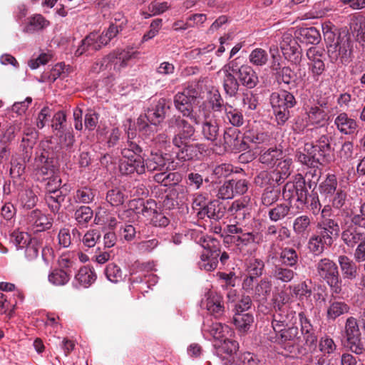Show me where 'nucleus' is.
Returning a JSON list of instances; mask_svg holds the SVG:
<instances>
[{"label": "nucleus", "mask_w": 365, "mask_h": 365, "mask_svg": "<svg viewBox=\"0 0 365 365\" xmlns=\"http://www.w3.org/2000/svg\"><path fill=\"white\" fill-rule=\"evenodd\" d=\"M214 347L217 355L222 359L236 354L239 349L238 344H215Z\"/></svg>", "instance_id": "nucleus-53"}, {"label": "nucleus", "mask_w": 365, "mask_h": 365, "mask_svg": "<svg viewBox=\"0 0 365 365\" xmlns=\"http://www.w3.org/2000/svg\"><path fill=\"white\" fill-rule=\"evenodd\" d=\"M225 119L233 126L240 127L244 123L243 115L239 109L225 104Z\"/></svg>", "instance_id": "nucleus-46"}, {"label": "nucleus", "mask_w": 365, "mask_h": 365, "mask_svg": "<svg viewBox=\"0 0 365 365\" xmlns=\"http://www.w3.org/2000/svg\"><path fill=\"white\" fill-rule=\"evenodd\" d=\"M282 265L294 267L298 264L299 255L295 249L286 247L282 249L279 254Z\"/></svg>", "instance_id": "nucleus-44"}, {"label": "nucleus", "mask_w": 365, "mask_h": 365, "mask_svg": "<svg viewBox=\"0 0 365 365\" xmlns=\"http://www.w3.org/2000/svg\"><path fill=\"white\" fill-rule=\"evenodd\" d=\"M200 92L197 83H192L185 87L182 91L176 93L173 98L175 108L186 117L198 123L197 118L194 115L193 107L200 101Z\"/></svg>", "instance_id": "nucleus-3"}, {"label": "nucleus", "mask_w": 365, "mask_h": 365, "mask_svg": "<svg viewBox=\"0 0 365 365\" xmlns=\"http://www.w3.org/2000/svg\"><path fill=\"white\" fill-rule=\"evenodd\" d=\"M333 242L331 240L327 239L319 232L318 234L313 235L309 239L307 243V248L312 254L318 256L324 252L325 246L331 247Z\"/></svg>", "instance_id": "nucleus-25"}, {"label": "nucleus", "mask_w": 365, "mask_h": 365, "mask_svg": "<svg viewBox=\"0 0 365 365\" xmlns=\"http://www.w3.org/2000/svg\"><path fill=\"white\" fill-rule=\"evenodd\" d=\"M37 138V132L34 128H26L23 131V138L21 147L22 151L32 153V148L36 143Z\"/></svg>", "instance_id": "nucleus-48"}, {"label": "nucleus", "mask_w": 365, "mask_h": 365, "mask_svg": "<svg viewBox=\"0 0 365 365\" xmlns=\"http://www.w3.org/2000/svg\"><path fill=\"white\" fill-rule=\"evenodd\" d=\"M338 182L335 175L329 174L326 179L319 185L321 195L326 197H331L337 191Z\"/></svg>", "instance_id": "nucleus-42"}, {"label": "nucleus", "mask_w": 365, "mask_h": 365, "mask_svg": "<svg viewBox=\"0 0 365 365\" xmlns=\"http://www.w3.org/2000/svg\"><path fill=\"white\" fill-rule=\"evenodd\" d=\"M93 216V212L88 206H81L74 212L75 220L79 225L83 227H87Z\"/></svg>", "instance_id": "nucleus-50"}, {"label": "nucleus", "mask_w": 365, "mask_h": 365, "mask_svg": "<svg viewBox=\"0 0 365 365\" xmlns=\"http://www.w3.org/2000/svg\"><path fill=\"white\" fill-rule=\"evenodd\" d=\"M233 322L240 334L245 335L252 326L254 317L250 313H235Z\"/></svg>", "instance_id": "nucleus-34"}, {"label": "nucleus", "mask_w": 365, "mask_h": 365, "mask_svg": "<svg viewBox=\"0 0 365 365\" xmlns=\"http://www.w3.org/2000/svg\"><path fill=\"white\" fill-rule=\"evenodd\" d=\"M120 21V18H115V21ZM126 23V20H123L120 24L112 22L108 29L101 35L96 32L89 34L81 41V44L76 51V56H81L86 51H96L99 50L103 46H106L113 38L117 34L123 30V24Z\"/></svg>", "instance_id": "nucleus-2"}, {"label": "nucleus", "mask_w": 365, "mask_h": 365, "mask_svg": "<svg viewBox=\"0 0 365 365\" xmlns=\"http://www.w3.org/2000/svg\"><path fill=\"white\" fill-rule=\"evenodd\" d=\"M364 237L365 234L359 231L352 224L344 222L341 225V240L347 247L354 248Z\"/></svg>", "instance_id": "nucleus-18"}, {"label": "nucleus", "mask_w": 365, "mask_h": 365, "mask_svg": "<svg viewBox=\"0 0 365 365\" xmlns=\"http://www.w3.org/2000/svg\"><path fill=\"white\" fill-rule=\"evenodd\" d=\"M338 262L344 279L352 280L358 276L359 267L356 261L354 262L346 255H340Z\"/></svg>", "instance_id": "nucleus-27"}, {"label": "nucleus", "mask_w": 365, "mask_h": 365, "mask_svg": "<svg viewBox=\"0 0 365 365\" xmlns=\"http://www.w3.org/2000/svg\"><path fill=\"white\" fill-rule=\"evenodd\" d=\"M307 115L309 122L312 125H323L327 119L325 110L317 106L311 107Z\"/></svg>", "instance_id": "nucleus-51"}, {"label": "nucleus", "mask_w": 365, "mask_h": 365, "mask_svg": "<svg viewBox=\"0 0 365 365\" xmlns=\"http://www.w3.org/2000/svg\"><path fill=\"white\" fill-rule=\"evenodd\" d=\"M113 56L111 60V66L113 67V72H119L121 68H125L134 55V52L128 50H115L109 53Z\"/></svg>", "instance_id": "nucleus-31"}, {"label": "nucleus", "mask_w": 365, "mask_h": 365, "mask_svg": "<svg viewBox=\"0 0 365 365\" xmlns=\"http://www.w3.org/2000/svg\"><path fill=\"white\" fill-rule=\"evenodd\" d=\"M258 233L255 234L253 232H245L243 234L236 236H225L224 242L226 243H233L237 250L243 256L249 254L247 247L252 244L257 242Z\"/></svg>", "instance_id": "nucleus-15"}, {"label": "nucleus", "mask_w": 365, "mask_h": 365, "mask_svg": "<svg viewBox=\"0 0 365 365\" xmlns=\"http://www.w3.org/2000/svg\"><path fill=\"white\" fill-rule=\"evenodd\" d=\"M49 22L41 14H36L31 18L29 25H27L24 31L33 32L43 29L48 25Z\"/></svg>", "instance_id": "nucleus-58"}, {"label": "nucleus", "mask_w": 365, "mask_h": 365, "mask_svg": "<svg viewBox=\"0 0 365 365\" xmlns=\"http://www.w3.org/2000/svg\"><path fill=\"white\" fill-rule=\"evenodd\" d=\"M249 61L254 66H263L268 61V54L265 50L257 48L250 53Z\"/></svg>", "instance_id": "nucleus-56"}, {"label": "nucleus", "mask_w": 365, "mask_h": 365, "mask_svg": "<svg viewBox=\"0 0 365 365\" xmlns=\"http://www.w3.org/2000/svg\"><path fill=\"white\" fill-rule=\"evenodd\" d=\"M250 201V199L247 197L237 200L232 203L229 211L236 220H243L247 217H250L252 205Z\"/></svg>", "instance_id": "nucleus-22"}, {"label": "nucleus", "mask_w": 365, "mask_h": 365, "mask_svg": "<svg viewBox=\"0 0 365 365\" xmlns=\"http://www.w3.org/2000/svg\"><path fill=\"white\" fill-rule=\"evenodd\" d=\"M166 160L162 153H151L150 155L145 160V171L148 172L163 171L167 170Z\"/></svg>", "instance_id": "nucleus-32"}, {"label": "nucleus", "mask_w": 365, "mask_h": 365, "mask_svg": "<svg viewBox=\"0 0 365 365\" xmlns=\"http://www.w3.org/2000/svg\"><path fill=\"white\" fill-rule=\"evenodd\" d=\"M71 277V270L55 269L48 276L49 282L55 286H63L66 284Z\"/></svg>", "instance_id": "nucleus-43"}, {"label": "nucleus", "mask_w": 365, "mask_h": 365, "mask_svg": "<svg viewBox=\"0 0 365 365\" xmlns=\"http://www.w3.org/2000/svg\"><path fill=\"white\" fill-rule=\"evenodd\" d=\"M69 73V67H66L64 63L56 64L50 71L48 79L51 82H54L57 78H64Z\"/></svg>", "instance_id": "nucleus-60"}, {"label": "nucleus", "mask_w": 365, "mask_h": 365, "mask_svg": "<svg viewBox=\"0 0 365 365\" xmlns=\"http://www.w3.org/2000/svg\"><path fill=\"white\" fill-rule=\"evenodd\" d=\"M273 277L282 282H291L296 273L289 267H286L282 264L275 265L272 270Z\"/></svg>", "instance_id": "nucleus-47"}, {"label": "nucleus", "mask_w": 365, "mask_h": 365, "mask_svg": "<svg viewBox=\"0 0 365 365\" xmlns=\"http://www.w3.org/2000/svg\"><path fill=\"white\" fill-rule=\"evenodd\" d=\"M170 108V103L165 98H160L155 107L148 108L145 112V118L150 124L157 125L165 118L166 112Z\"/></svg>", "instance_id": "nucleus-17"}, {"label": "nucleus", "mask_w": 365, "mask_h": 365, "mask_svg": "<svg viewBox=\"0 0 365 365\" xmlns=\"http://www.w3.org/2000/svg\"><path fill=\"white\" fill-rule=\"evenodd\" d=\"M264 266L265 264L262 259L252 257L246 262L245 272L247 274L259 278L263 274Z\"/></svg>", "instance_id": "nucleus-45"}, {"label": "nucleus", "mask_w": 365, "mask_h": 365, "mask_svg": "<svg viewBox=\"0 0 365 365\" xmlns=\"http://www.w3.org/2000/svg\"><path fill=\"white\" fill-rule=\"evenodd\" d=\"M218 242L215 239H204L202 246L204 247L200 255V260L198 262L199 267L206 271H212L217 267L218 257L220 250L218 247Z\"/></svg>", "instance_id": "nucleus-8"}, {"label": "nucleus", "mask_w": 365, "mask_h": 365, "mask_svg": "<svg viewBox=\"0 0 365 365\" xmlns=\"http://www.w3.org/2000/svg\"><path fill=\"white\" fill-rule=\"evenodd\" d=\"M96 274L92 267L83 266L79 269L75 279L84 287H89L96 279Z\"/></svg>", "instance_id": "nucleus-39"}, {"label": "nucleus", "mask_w": 365, "mask_h": 365, "mask_svg": "<svg viewBox=\"0 0 365 365\" xmlns=\"http://www.w3.org/2000/svg\"><path fill=\"white\" fill-rule=\"evenodd\" d=\"M294 45H291L289 48H285L282 51L285 58L294 64H298L302 59V53L297 42H293Z\"/></svg>", "instance_id": "nucleus-55"}, {"label": "nucleus", "mask_w": 365, "mask_h": 365, "mask_svg": "<svg viewBox=\"0 0 365 365\" xmlns=\"http://www.w3.org/2000/svg\"><path fill=\"white\" fill-rule=\"evenodd\" d=\"M345 332L348 342H359L361 332L356 318L350 317L346 319Z\"/></svg>", "instance_id": "nucleus-41"}, {"label": "nucleus", "mask_w": 365, "mask_h": 365, "mask_svg": "<svg viewBox=\"0 0 365 365\" xmlns=\"http://www.w3.org/2000/svg\"><path fill=\"white\" fill-rule=\"evenodd\" d=\"M113 56L109 54L101 58L97 59L91 66L90 71L93 73H102L105 78H108L114 74L113 67L111 66V60Z\"/></svg>", "instance_id": "nucleus-28"}, {"label": "nucleus", "mask_w": 365, "mask_h": 365, "mask_svg": "<svg viewBox=\"0 0 365 365\" xmlns=\"http://www.w3.org/2000/svg\"><path fill=\"white\" fill-rule=\"evenodd\" d=\"M333 137L331 133L327 135H322L316 141V143L313 144V150L318 153L319 157L322 160L331 151V142L332 141Z\"/></svg>", "instance_id": "nucleus-36"}, {"label": "nucleus", "mask_w": 365, "mask_h": 365, "mask_svg": "<svg viewBox=\"0 0 365 365\" xmlns=\"http://www.w3.org/2000/svg\"><path fill=\"white\" fill-rule=\"evenodd\" d=\"M311 217L308 215H300L293 222V231L296 235L307 237L311 230Z\"/></svg>", "instance_id": "nucleus-38"}, {"label": "nucleus", "mask_w": 365, "mask_h": 365, "mask_svg": "<svg viewBox=\"0 0 365 365\" xmlns=\"http://www.w3.org/2000/svg\"><path fill=\"white\" fill-rule=\"evenodd\" d=\"M51 126L54 135H61L67 128L66 113L62 110L56 113L52 118Z\"/></svg>", "instance_id": "nucleus-52"}, {"label": "nucleus", "mask_w": 365, "mask_h": 365, "mask_svg": "<svg viewBox=\"0 0 365 365\" xmlns=\"http://www.w3.org/2000/svg\"><path fill=\"white\" fill-rule=\"evenodd\" d=\"M295 157L298 162L310 168H318L322 164L318 153L313 150V143H305L302 151H296Z\"/></svg>", "instance_id": "nucleus-16"}, {"label": "nucleus", "mask_w": 365, "mask_h": 365, "mask_svg": "<svg viewBox=\"0 0 365 365\" xmlns=\"http://www.w3.org/2000/svg\"><path fill=\"white\" fill-rule=\"evenodd\" d=\"M290 289H292L293 295L300 301L303 300L304 298L307 299H309L312 294L311 288L308 287L305 281L290 287Z\"/></svg>", "instance_id": "nucleus-59"}, {"label": "nucleus", "mask_w": 365, "mask_h": 365, "mask_svg": "<svg viewBox=\"0 0 365 365\" xmlns=\"http://www.w3.org/2000/svg\"><path fill=\"white\" fill-rule=\"evenodd\" d=\"M349 307L343 302H334L331 304L327 311L329 319H335L340 315L349 312Z\"/></svg>", "instance_id": "nucleus-62"}, {"label": "nucleus", "mask_w": 365, "mask_h": 365, "mask_svg": "<svg viewBox=\"0 0 365 365\" xmlns=\"http://www.w3.org/2000/svg\"><path fill=\"white\" fill-rule=\"evenodd\" d=\"M169 128H177L178 132L174 135L172 143L178 149L176 156L182 161L192 160L197 157L200 144H190L189 140L195 135V129L180 115H173L168 120Z\"/></svg>", "instance_id": "nucleus-1"}, {"label": "nucleus", "mask_w": 365, "mask_h": 365, "mask_svg": "<svg viewBox=\"0 0 365 365\" xmlns=\"http://www.w3.org/2000/svg\"><path fill=\"white\" fill-rule=\"evenodd\" d=\"M312 187V182L309 181L307 183L305 179L302 175H299L298 177V187L295 193L297 197L294 207L298 212L304 210V207L309 202V189Z\"/></svg>", "instance_id": "nucleus-19"}, {"label": "nucleus", "mask_w": 365, "mask_h": 365, "mask_svg": "<svg viewBox=\"0 0 365 365\" xmlns=\"http://www.w3.org/2000/svg\"><path fill=\"white\" fill-rule=\"evenodd\" d=\"M237 58L231 61L235 69H236L235 76L240 84L248 89L255 88L259 82L258 75L254 68L247 65H239Z\"/></svg>", "instance_id": "nucleus-11"}, {"label": "nucleus", "mask_w": 365, "mask_h": 365, "mask_svg": "<svg viewBox=\"0 0 365 365\" xmlns=\"http://www.w3.org/2000/svg\"><path fill=\"white\" fill-rule=\"evenodd\" d=\"M328 54L332 62L338 60L342 64H348L354 58V41L351 35L346 29L339 31L336 42L328 47Z\"/></svg>", "instance_id": "nucleus-4"}, {"label": "nucleus", "mask_w": 365, "mask_h": 365, "mask_svg": "<svg viewBox=\"0 0 365 365\" xmlns=\"http://www.w3.org/2000/svg\"><path fill=\"white\" fill-rule=\"evenodd\" d=\"M291 212V205L286 203H279L271 207L267 212L269 219L277 222L285 219Z\"/></svg>", "instance_id": "nucleus-37"}, {"label": "nucleus", "mask_w": 365, "mask_h": 365, "mask_svg": "<svg viewBox=\"0 0 365 365\" xmlns=\"http://www.w3.org/2000/svg\"><path fill=\"white\" fill-rule=\"evenodd\" d=\"M342 222H340L339 215L333 216L332 217H326L325 219H320L317 222V228L319 230V232L331 242L334 243V238L339 237L341 230Z\"/></svg>", "instance_id": "nucleus-13"}, {"label": "nucleus", "mask_w": 365, "mask_h": 365, "mask_svg": "<svg viewBox=\"0 0 365 365\" xmlns=\"http://www.w3.org/2000/svg\"><path fill=\"white\" fill-rule=\"evenodd\" d=\"M283 152L277 147H272L268 149H262L259 154L258 160L268 166L272 167L276 163L282 159Z\"/></svg>", "instance_id": "nucleus-30"}, {"label": "nucleus", "mask_w": 365, "mask_h": 365, "mask_svg": "<svg viewBox=\"0 0 365 365\" xmlns=\"http://www.w3.org/2000/svg\"><path fill=\"white\" fill-rule=\"evenodd\" d=\"M269 101L277 125H284L290 118L289 110L297 104L294 95L285 90L273 92Z\"/></svg>", "instance_id": "nucleus-5"}, {"label": "nucleus", "mask_w": 365, "mask_h": 365, "mask_svg": "<svg viewBox=\"0 0 365 365\" xmlns=\"http://www.w3.org/2000/svg\"><path fill=\"white\" fill-rule=\"evenodd\" d=\"M107 279L113 283H118L123 280L121 269L115 263L108 264L105 269Z\"/></svg>", "instance_id": "nucleus-61"}, {"label": "nucleus", "mask_w": 365, "mask_h": 365, "mask_svg": "<svg viewBox=\"0 0 365 365\" xmlns=\"http://www.w3.org/2000/svg\"><path fill=\"white\" fill-rule=\"evenodd\" d=\"M239 130L228 128L223 134L222 145L225 151L238 153L249 149V145Z\"/></svg>", "instance_id": "nucleus-9"}, {"label": "nucleus", "mask_w": 365, "mask_h": 365, "mask_svg": "<svg viewBox=\"0 0 365 365\" xmlns=\"http://www.w3.org/2000/svg\"><path fill=\"white\" fill-rule=\"evenodd\" d=\"M299 302H295L290 300L289 298H283L282 302L278 304L276 313L273 315L272 327L274 329L290 327L293 324L297 318V312L294 310L295 307H299Z\"/></svg>", "instance_id": "nucleus-7"}, {"label": "nucleus", "mask_w": 365, "mask_h": 365, "mask_svg": "<svg viewBox=\"0 0 365 365\" xmlns=\"http://www.w3.org/2000/svg\"><path fill=\"white\" fill-rule=\"evenodd\" d=\"M206 307L208 312L215 318H220L224 314L225 307L222 299L215 294H210L207 299Z\"/></svg>", "instance_id": "nucleus-35"}, {"label": "nucleus", "mask_w": 365, "mask_h": 365, "mask_svg": "<svg viewBox=\"0 0 365 365\" xmlns=\"http://www.w3.org/2000/svg\"><path fill=\"white\" fill-rule=\"evenodd\" d=\"M299 34L307 43L318 44L321 41L320 33L315 27L303 28L300 29Z\"/></svg>", "instance_id": "nucleus-54"}, {"label": "nucleus", "mask_w": 365, "mask_h": 365, "mask_svg": "<svg viewBox=\"0 0 365 365\" xmlns=\"http://www.w3.org/2000/svg\"><path fill=\"white\" fill-rule=\"evenodd\" d=\"M280 195V190L276 187L268 186L267 187L261 197L262 204L264 206L269 207L278 201Z\"/></svg>", "instance_id": "nucleus-49"}, {"label": "nucleus", "mask_w": 365, "mask_h": 365, "mask_svg": "<svg viewBox=\"0 0 365 365\" xmlns=\"http://www.w3.org/2000/svg\"><path fill=\"white\" fill-rule=\"evenodd\" d=\"M26 223L34 232L49 230L52 226V220L40 210L36 209L28 213Z\"/></svg>", "instance_id": "nucleus-14"}, {"label": "nucleus", "mask_w": 365, "mask_h": 365, "mask_svg": "<svg viewBox=\"0 0 365 365\" xmlns=\"http://www.w3.org/2000/svg\"><path fill=\"white\" fill-rule=\"evenodd\" d=\"M299 317L301 323V331L305 342H316L317 336L309 319L304 312H299Z\"/></svg>", "instance_id": "nucleus-40"}, {"label": "nucleus", "mask_w": 365, "mask_h": 365, "mask_svg": "<svg viewBox=\"0 0 365 365\" xmlns=\"http://www.w3.org/2000/svg\"><path fill=\"white\" fill-rule=\"evenodd\" d=\"M95 195V190L88 187H83L77 190L75 199L76 202L88 204L93 200Z\"/></svg>", "instance_id": "nucleus-63"}, {"label": "nucleus", "mask_w": 365, "mask_h": 365, "mask_svg": "<svg viewBox=\"0 0 365 365\" xmlns=\"http://www.w3.org/2000/svg\"><path fill=\"white\" fill-rule=\"evenodd\" d=\"M264 236L268 240L275 237V241L280 242L290 238L291 231L282 225H269L264 231Z\"/></svg>", "instance_id": "nucleus-26"}, {"label": "nucleus", "mask_w": 365, "mask_h": 365, "mask_svg": "<svg viewBox=\"0 0 365 365\" xmlns=\"http://www.w3.org/2000/svg\"><path fill=\"white\" fill-rule=\"evenodd\" d=\"M334 125L339 132L344 135L354 134L358 128L356 120L349 118L346 112L340 113L336 117Z\"/></svg>", "instance_id": "nucleus-23"}, {"label": "nucleus", "mask_w": 365, "mask_h": 365, "mask_svg": "<svg viewBox=\"0 0 365 365\" xmlns=\"http://www.w3.org/2000/svg\"><path fill=\"white\" fill-rule=\"evenodd\" d=\"M19 200L24 208L30 210L36 205L38 197L32 190L28 189L21 192Z\"/></svg>", "instance_id": "nucleus-57"}, {"label": "nucleus", "mask_w": 365, "mask_h": 365, "mask_svg": "<svg viewBox=\"0 0 365 365\" xmlns=\"http://www.w3.org/2000/svg\"><path fill=\"white\" fill-rule=\"evenodd\" d=\"M317 276L327 283L331 290L338 294L341 291V279L337 264L327 257L320 259L316 264Z\"/></svg>", "instance_id": "nucleus-6"}, {"label": "nucleus", "mask_w": 365, "mask_h": 365, "mask_svg": "<svg viewBox=\"0 0 365 365\" xmlns=\"http://www.w3.org/2000/svg\"><path fill=\"white\" fill-rule=\"evenodd\" d=\"M125 195L119 188H114L108 191L106 200L112 206H118L125 201Z\"/></svg>", "instance_id": "nucleus-64"}, {"label": "nucleus", "mask_w": 365, "mask_h": 365, "mask_svg": "<svg viewBox=\"0 0 365 365\" xmlns=\"http://www.w3.org/2000/svg\"><path fill=\"white\" fill-rule=\"evenodd\" d=\"M235 72L236 69H235L231 61L218 71V73H223V88L225 93L230 97L236 96L240 85L237 77L235 76Z\"/></svg>", "instance_id": "nucleus-12"}, {"label": "nucleus", "mask_w": 365, "mask_h": 365, "mask_svg": "<svg viewBox=\"0 0 365 365\" xmlns=\"http://www.w3.org/2000/svg\"><path fill=\"white\" fill-rule=\"evenodd\" d=\"M225 211L226 208L223 203L218 200H212L201 207L197 215L200 218L207 216L210 219L219 220L224 217Z\"/></svg>", "instance_id": "nucleus-20"}, {"label": "nucleus", "mask_w": 365, "mask_h": 365, "mask_svg": "<svg viewBox=\"0 0 365 365\" xmlns=\"http://www.w3.org/2000/svg\"><path fill=\"white\" fill-rule=\"evenodd\" d=\"M135 205L136 212L138 215H142L147 220L153 217L155 213L158 211V205L153 200H147L145 202L143 200H133L131 202V206Z\"/></svg>", "instance_id": "nucleus-24"}, {"label": "nucleus", "mask_w": 365, "mask_h": 365, "mask_svg": "<svg viewBox=\"0 0 365 365\" xmlns=\"http://www.w3.org/2000/svg\"><path fill=\"white\" fill-rule=\"evenodd\" d=\"M209 331L213 339L219 342H236L229 338L233 331L228 326L222 325L220 323H213Z\"/></svg>", "instance_id": "nucleus-33"}, {"label": "nucleus", "mask_w": 365, "mask_h": 365, "mask_svg": "<svg viewBox=\"0 0 365 365\" xmlns=\"http://www.w3.org/2000/svg\"><path fill=\"white\" fill-rule=\"evenodd\" d=\"M220 132V125L215 116L205 115L202 123L201 133L207 140L215 142L217 140Z\"/></svg>", "instance_id": "nucleus-21"}, {"label": "nucleus", "mask_w": 365, "mask_h": 365, "mask_svg": "<svg viewBox=\"0 0 365 365\" xmlns=\"http://www.w3.org/2000/svg\"><path fill=\"white\" fill-rule=\"evenodd\" d=\"M130 153L125 151L119 162V170L123 175L145 173V159L142 155H128Z\"/></svg>", "instance_id": "nucleus-10"}, {"label": "nucleus", "mask_w": 365, "mask_h": 365, "mask_svg": "<svg viewBox=\"0 0 365 365\" xmlns=\"http://www.w3.org/2000/svg\"><path fill=\"white\" fill-rule=\"evenodd\" d=\"M31 153V152L23 151L22 158L12 157L10 168V175L11 178H20L24 173L26 163L30 160Z\"/></svg>", "instance_id": "nucleus-29"}]
</instances>
